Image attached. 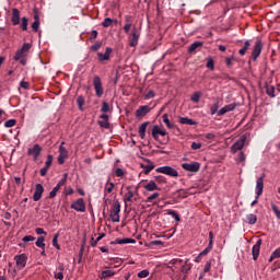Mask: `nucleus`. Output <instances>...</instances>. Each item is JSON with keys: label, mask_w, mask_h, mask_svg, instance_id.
<instances>
[{"label": "nucleus", "mask_w": 280, "mask_h": 280, "mask_svg": "<svg viewBox=\"0 0 280 280\" xmlns=\"http://www.w3.org/2000/svg\"><path fill=\"white\" fill-rule=\"evenodd\" d=\"M200 95H201L200 92H195V93L190 96L191 102H195V104H198V102H200Z\"/></svg>", "instance_id": "obj_44"}, {"label": "nucleus", "mask_w": 280, "mask_h": 280, "mask_svg": "<svg viewBox=\"0 0 280 280\" xmlns=\"http://www.w3.org/2000/svg\"><path fill=\"white\" fill-rule=\"evenodd\" d=\"M35 245L37 246V248H42L43 250H45V236L37 237Z\"/></svg>", "instance_id": "obj_34"}, {"label": "nucleus", "mask_w": 280, "mask_h": 280, "mask_svg": "<svg viewBox=\"0 0 280 280\" xmlns=\"http://www.w3.org/2000/svg\"><path fill=\"white\" fill-rule=\"evenodd\" d=\"M113 189H115V184L110 182V178H108L104 187V198H106L108 194H113Z\"/></svg>", "instance_id": "obj_22"}, {"label": "nucleus", "mask_w": 280, "mask_h": 280, "mask_svg": "<svg viewBox=\"0 0 280 280\" xmlns=\"http://www.w3.org/2000/svg\"><path fill=\"white\" fill-rule=\"evenodd\" d=\"M28 24H30V20L27 18H22L21 28L23 32H27Z\"/></svg>", "instance_id": "obj_41"}, {"label": "nucleus", "mask_w": 280, "mask_h": 280, "mask_svg": "<svg viewBox=\"0 0 280 280\" xmlns=\"http://www.w3.org/2000/svg\"><path fill=\"white\" fill-rule=\"evenodd\" d=\"M98 126H101V128H105L106 130L110 128V122L108 121L107 114H103L100 116Z\"/></svg>", "instance_id": "obj_17"}, {"label": "nucleus", "mask_w": 280, "mask_h": 280, "mask_svg": "<svg viewBox=\"0 0 280 280\" xmlns=\"http://www.w3.org/2000/svg\"><path fill=\"white\" fill-rule=\"evenodd\" d=\"M21 58H25V54L21 52V50H16L15 56L13 57V60H21Z\"/></svg>", "instance_id": "obj_56"}, {"label": "nucleus", "mask_w": 280, "mask_h": 280, "mask_svg": "<svg viewBox=\"0 0 280 280\" xmlns=\"http://www.w3.org/2000/svg\"><path fill=\"white\" fill-rule=\"evenodd\" d=\"M213 248V245H208V247H206L199 255H201V257H203L205 255H209V253H211V249Z\"/></svg>", "instance_id": "obj_52"}, {"label": "nucleus", "mask_w": 280, "mask_h": 280, "mask_svg": "<svg viewBox=\"0 0 280 280\" xmlns=\"http://www.w3.org/2000/svg\"><path fill=\"white\" fill-rule=\"evenodd\" d=\"M40 152H43V148L39 144H34L32 148H28L27 155L33 156L34 161H38Z\"/></svg>", "instance_id": "obj_8"}, {"label": "nucleus", "mask_w": 280, "mask_h": 280, "mask_svg": "<svg viewBox=\"0 0 280 280\" xmlns=\"http://www.w3.org/2000/svg\"><path fill=\"white\" fill-rule=\"evenodd\" d=\"M167 215H172L175 222H180V215L175 210H166Z\"/></svg>", "instance_id": "obj_38"}, {"label": "nucleus", "mask_w": 280, "mask_h": 280, "mask_svg": "<svg viewBox=\"0 0 280 280\" xmlns=\"http://www.w3.org/2000/svg\"><path fill=\"white\" fill-rule=\"evenodd\" d=\"M266 93L269 97H276L273 85H267Z\"/></svg>", "instance_id": "obj_40"}, {"label": "nucleus", "mask_w": 280, "mask_h": 280, "mask_svg": "<svg viewBox=\"0 0 280 280\" xmlns=\"http://www.w3.org/2000/svg\"><path fill=\"white\" fill-rule=\"evenodd\" d=\"M112 244H137L135 238H116Z\"/></svg>", "instance_id": "obj_25"}, {"label": "nucleus", "mask_w": 280, "mask_h": 280, "mask_svg": "<svg viewBox=\"0 0 280 280\" xmlns=\"http://www.w3.org/2000/svg\"><path fill=\"white\" fill-rule=\"evenodd\" d=\"M51 163H54V155L49 154V155H47V160L45 162V167H47L49 170V167H51Z\"/></svg>", "instance_id": "obj_48"}, {"label": "nucleus", "mask_w": 280, "mask_h": 280, "mask_svg": "<svg viewBox=\"0 0 280 280\" xmlns=\"http://www.w3.org/2000/svg\"><path fill=\"white\" fill-rule=\"evenodd\" d=\"M30 49H32V44L25 43V44H23V46H22L20 49H18V50H20L22 54H24V55L26 56V55H27V51H30Z\"/></svg>", "instance_id": "obj_39"}, {"label": "nucleus", "mask_w": 280, "mask_h": 280, "mask_svg": "<svg viewBox=\"0 0 280 280\" xmlns=\"http://www.w3.org/2000/svg\"><path fill=\"white\" fill-rule=\"evenodd\" d=\"M58 237H60V234L57 233L52 237V246L57 248V250H60V245L58 244Z\"/></svg>", "instance_id": "obj_42"}, {"label": "nucleus", "mask_w": 280, "mask_h": 280, "mask_svg": "<svg viewBox=\"0 0 280 280\" xmlns=\"http://www.w3.org/2000/svg\"><path fill=\"white\" fill-rule=\"evenodd\" d=\"M34 240H36L34 236L32 235H26L22 238V242H24V244H26V242H34Z\"/></svg>", "instance_id": "obj_60"}, {"label": "nucleus", "mask_w": 280, "mask_h": 280, "mask_svg": "<svg viewBox=\"0 0 280 280\" xmlns=\"http://www.w3.org/2000/svg\"><path fill=\"white\" fill-rule=\"evenodd\" d=\"M179 124H182L184 126H196L197 122L191 118L180 117L179 118Z\"/></svg>", "instance_id": "obj_30"}, {"label": "nucleus", "mask_w": 280, "mask_h": 280, "mask_svg": "<svg viewBox=\"0 0 280 280\" xmlns=\"http://www.w3.org/2000/svg\"><path fill=\"white\" fill-rule=\"evenodd\" d=\"M77 104L79 106V109L84 110V96L80 95L77 98Z\"/></svg>", "instance_id": "obj_43"}, {"label": "nucleus", "mask_w": 280, "mask_h": 280, "mask_svg": "<svg viewBox=\"0 0 280 280\" xmlns=\"http://www.w3.org/2000/svg\"><path fill=\"white\" fill-rule=\"evenodd\" d=\"M182 167H183V170H185V172H192L195 174L197 172H200V163L199 162L183 163Z\"/></svg>", "instance_id": "obj_9"}, {"label": "nucleus", "mask_w": 280, "mask_h": 280, "mask_svg": "<svg viewBox=\"0 0 280 280\" xmlns=\"http://www.w3.org/2000/svg\"><path fill=\"white\" fill-rule=\"evenodd\" d=\"M160 194L159 192H153L151 196L147 198V202H152V200H156L159 198Z\"/></svg>", "instance_id": "obj_58"}, {"label": "nucleus", "mask_w": 280, "mask_h": 280, "mask_svg": "<svg viewBox=\"0 0 280 280\" xmlns=\"http://www.w3.org/2000/svg\"><path fill=\"white\" fill-rule=\"evenodd\" d=\"M156 174H165L172 178H178V171L172 166H160L155 168Z\"/></svg>", "instance_id": "obj_2"}, {"label": "nucleus", "mask_w": 280, "mask_h": 280, "mask_svg": "<svg viewBox=\"0 0 280 280\" xmlns=\"http://www.w3.org/2000/svg\"><path fill=\"white\" fill-rule=\"evenodd\" d=\"M244 161H246V154H244V151H241L238 153L237 163H243V165H244Z\"/></svg>", "instance_id": "obj_53"}, {"label": "nucleus", "mask_w": 280, "mask_h": 280, "mask_svg": "<svg viewBox=\"0 0 280 280\" xmlns=\"http://www.w3.org/2000/svg\"><path fill=\"white\" fill-rule=\"evenodd\" d=\"M35 233L37 235H47V232H45V230L43 228L35 229Z\"/></svg>", "instance_id": "obj_63"}, {"label": "nucleus", "mask_w": 280, "mask_h": 280, "mask_svg": "<svg viewBox=\"0 0 280 280\" xmlns=\"http://www.w3.org/2000/svg\"><path fill=\"white\" fill-rule=\"evenodd\" d=\"M93 86L97 97L104 95V88L102 86V79L97 75L93 79Z\"/></svg>", "instance_id": "obj_7"}, {"label": "nucleus", "mask_w": 280, "mask_h": 280, "mask_svg": "<svg viewBox=\"0 0 280 280\" xmlns=\"http://www.w3.org/2000/svg\"><path fill=\"white\" fill-rule=\"evenodd\" d=\"M67 176H68L67 173L63 174V178H61V179L58 182V184L56 185V187H59V189H60V187H62V186L67 183Z\"/></svg>", "instance_id": "obj_55"}, {"label": "nucleus", "mask_w": 280, "mask_h": 280, "mask_svg": "<svg viewBox=\"0 0 280 280\" xmlns=\"http://www.w3.org/2000/svg\"><path fill=\"white\" fill-rule=\"evenodd\" d=\"M237 106H240V104H237V103H232V104L225 105L218 112V116L222 117V115H226V113H231V112L235 110V108H237Z\"/></svg>", "instance_id": "obj_13"}, {"label": "nucleus", "mask_w": 280, "mask_h": 280, "mask_svg": "<svg viewBox=\"0 0 280 280\" xmlns=\"http://www.w3.org/2000/svg\"><path fill=\"white\" fill-rule=\"evenodd\" d=\"M102 108H101V112L104 113V115H106V113H110V105H108V103L106 102H103L102 103Z\"/></svg>", "instance_id": "obj_45"}, {"label": "nucleus", "mask_w": 280, "mask_h": 280, "mask_svg": "<svg viewBox=\"0 0 280 280\" xmlns=\"http://www.w3.org/2000/svg\"><path fill=\"white\" fill-rule=\"evenodd\" d=\"M218 108H220V105L217 103V104H214V105H212L211 107H210V113H211V115H215V113H219L218 112Z\"/></svg>", "instance_id": "obj_59"}, {"label": "nucleus", "mask_w": 280, "mask_h": 280, "mask_svg": "<svg viewBox=\"0 0 280 280\" xmlns=\"http://www.w3.org/2000/svg\"><path fill=\"white\" fill-rule=\"evenodd\" d=\"M132 38L130 39V47H137L139 45V37L141 36V33H139V28L137 26H133L132 33H131Z\"/></svg>", "instance_id": "obj_12"}, {"label": "nucleus", "mask_w": 280, "mask_h": 280, "mask_svg": "<svg viewBox=\"0 0 280 280\" xmlns=\"http://www.w3.org/2000/svg\"><path fill=\"white\" fill-rule=\"evenodd\" d=\"M40 27V18L38 16V14L36 13L34 15V22L32 24V28L35 31V32H38V28Z\"/></svg>", "instance_id": "obj_31"}, {"label": "nucleus", "mask_w": 280, "mask_h": 280, "mask_svg": "<svg viewBox=\"0 0 280 280\" xmlns=\"http://www.w3.org/2000/svg\"><path fill=\"white\" fill-rule=\"evenodd\" d=\"M131 27H132V23H130V16H126V24L124 26L125 34H130Z\"/></svg>", "instance_id": "obj_37"}, {"label": "nucleus", "mask_w": 280, "mask_h": 280, "mask_svg": "<svg viewBox=\"0 0 280 280\" xmlns=\"http://www.w3.org/2000/svg\"><path fill=\"white\" fill-rule=\"evenodd\" d=\"M148 164H140V167L142 170H144V174L148 175L149 173L152 172V170H154V162L150 161V160H145Z\"/></svg>", "instance_id": "obj_21"}, {"label": "nucleus", "mask_w": 280, "mask_h": 280, "mask_svg": "<svg viewBox=\"0 0 280 280\" xmlns=\"http://www.w3.org/2000/svg\"><path fill=\"white\" fill-rule=\"evenodd\" d=\"M144 189L145 191H161V188L159 187V185H156L155 180H150L147 185H144Z\"/></svg>", "instance_id": "obj_23"}, {"label": "nucleus", "mask_w": 280, "mask_h": 280, "mask_svg": "<svg viewBox=\"0 0 280 280\" xmlns=\"http://www.w3.org/2000/svg\"><path fill=\"white\" fill-rule=\"evenodd\" d=\"M201 148H202V144L199 142L191 143V150H200Z\"/></svg>", "instance_id": "obj_62"}, {"label": "nucleus", "mask_w": 280, "mask_h": 280, "mask_svg": "<svg viewBox=\"0 0 280 280\" xmlns=\"http://www.w3.org/2000/svg\"><path fill=\"white\" fill-rule=\"evenodd\" d=\"M71 209L78 211L79 213H84L86 211V203H84V199L79 198L71 203Z\"/></svg>", "instance_id": "obj_5"}, {"label": "nucleus", "mask_w": 280, "mask_h": 280, "mask_svg": "<svg viewBox=\"0 0 280 280\" xmlns=\"http://www.w3.org/2000/svg\"><path fill=\"white\" fill-rule=\"evenodd\" d=\"M243 222H245V224H257V214H246L245 219L243 220Z\"/></svg>", "instance_id": "obj_24"}, {"label": "nucleus", "mask_w": 280, "mask_h": 280, "mask_svg": "<svg viewBox=\"0 0 280 280\" xmlns=\"http://www.w3.org/2000/svg\"><path fill=\"white\" fill-rule=\"evenodd\" d=\"M113 19L110 18H106L103 22H102V26L103 27H110V25H113Z\"/></svg>", "instance_id": "obj_49"}, {"label": "nucleus", "mask_w": 280, "mask_h": 280, "mask_svg": "<svg viewBox=\"0 0 280 280\" xmlns=\"http://www.w3.org/2000/svg\"><path fill=\"white\" fill-rule=\"evenodd\" d=\"M113 54V48L106 47L105 52H97V58L100 62H104L105 60H110V55Z\"/></svg>", "instance_id": "obj_16"}, {"label": "nucleus", "mask_w": 280, "mask_h": 280, "mask_svg": "<svg viewBox=\"0 0 280 280\" xmlns=\"http://www.w3.org/2000/svg\"><path fill=\"white\" fill-rule=\"evenodd\" d=\"M261 49H264V44L261 40H257L254 45V50L252 52L253 60H256L261 55Z\"/></svg>", "instance_id": "obj_14"}, {"label": "nucleus", "mask_w": 280, "mask_h": 280, "mask_svg": "<svg viewBox=\"0 0 280 280\" xmlns=\"http://www.w3.org/2000/svg\"><path fill=\"white\" fill-rule=\"evenodd\" d=\"M104 237H106L105 233H100L96 238L92 237L91 241H90V244H91L92 248H95V246H97V243L102 242V240H104Z\"/></svg>", "instance_id": "obj_27"}, {"label": "nucleus", "mask_w": 280, "mask_h": 280, "mask_svg": "<svg viewBox=\"0 0 280 280\" xmlns=\"http://www.w3.org/2000/svg\"><path fill=\"white\" fill-rule=\"evenodd\" d=\"M58 191H60L59 186H55L52 190L49 192V198H56Z\"/></svg>", "instance_id": "obj_51"}, {"label": "nucleus", "mask_w": 280, "mask_h": 280, "mask_svg": "<svg viewBox=\"0 0 280 280\" xmlns=\"http://www.w3.org/2000/svg\"><path fill=\"white\" fill-rule=\"evenodd\" d=\"M271 209H272V211H273L276 218H278V220H280V210H279V208L277 207V205L271 203Z\"/></svg>", "instance_id": "obj_50"}, {"label": "nucleus", "mask_w": 280, "mask_h": 280, "mask_svg": "<svg viewBox=\"0 0 280 280\" xmlns=\"http://www.w3.org/2000/svg\"><path fill=\"white\" fill-rule=\"evenodd\" d=\"M245 143H246V136H241L240 139L231 147V153L235 154L240 152V150H243Z\"/></svg>", "instance_id": "obj_6"}, {"label": "nucleus", "mask_w": 280, "mask_h": 280, "mask_svg": "<svg viewBox=\"0 0 280 280\" xmlns=\"http://www.w3.org/2000/svg\"><path fill=\"white\" fill-rule=\"evenodd\" d=\"M54 278L57 280H62L65 279V273L62 271L55 272Z\"/></svg>", "instance_id": "obj_61"}, {"label": "nucleus", "mask_w": 280, "mask_h": 280, "mask_svg": "<svg viewBox=\"0 0 280 280\" xmlns=\"http://www.w3.org/2000/svg\"><path fill=\"white\" fill-rule=\"evenodd\" d=\"M264 178H266V174H262L256 180V187H255L256 197L254 201H252L250 207H255V205L259 202V197L261 196V194H264Z\"/></svg>", "instance_id": "obj_1"}, {"label": "nucleus", "mask_w": 280, "mask_h": 280, "mask_svg": "<svg viewBox=\"0 0 280 280\" xmlns=\"http://www.w3.org/2000/svg\"><path fill=\"white\" fill-rule=\"evenodd\" d=\"M207 69H210V71H214L215 69V62L213 61V57H208L207 58Z\"/></svg>", "instance_id": "obj_36"}, {"label": "nucleus", "mask_w": 280, "mask_h": 280, "mask_svg": "<svg viewBox=\"0 0 280 280\" xmlns=\"http://www.w3.org/2000/svg\"><path fill=\"white\" fill-rule=\"evenodd\" d=\"M156 94L154 93L153 90H150L145 95H144V98L145 100H153V97H155Z\"/></svg>", "instance_id": "obj_57"}, {"label": "nucleus", "mask_w": 280, "mask_h": 280, "mask_svg": "<svg viewBox=\"0 0 280 280\" xmlns=\"http://www.w3.org/2000/svg\"><path fill=\"white\" fill-rule=\"evenodd\" d=\"M20 85L22 89H25V90L30 89V83L27 81H21Z\"/></svg>", "instance_id": "obj_64"}, {"label": "nucleus", "mask_w": 280, "mask_h": 280, "mask_svg": "<svg viewBox=\"0 0 280 280\" xmlns=\"http://www.w3.org/2000/svg\"><path fill=\"white\" fill-rule=\"evenodd\" d=\"M121 212V203H119L118 200H116L113 203V208L110 211V218H112V222H119V213Z\"/></svg>", "instance_id": "obj_3"}, {"label": "nucleus", "mask_w": 280, "mask_h": 280, "mask_svg": "<svg viewBox=\"0 0 280 280\" xmlns=\"http://www.w3.org/2000/svg\"><path fill=\"white\" fill-rule=\"evenodd\" d=\"M151 135L155 141H159V135L160 137H166L167 131H165V129H161L159 125H155L152 127Z\"/></svg>", "instance_id": "obj_11"}, {"label": "nucleus", "mask_w": 280, "mask_h": 280, "mask_svg": "<svg viewBox=\"0 0 280 280\" xmlns=\"http://www.w3.org/2000/svg\"><path fill=\"white\" fill-rule=\"evenodd\" d=\"M132 198H135V191L130 188V186L127 187V194L124 195V201L125 202H132Z\"/></svg>", "instance_id": "obj_26"}, {"label": "nucleus", "mask_w": 280, "mask_h": 280, "mask_svg": "<svg viewBox=\"0 0 280 280\" xmlns=\"http://www.w3.org/2000/svg\"><path fill=\"white\" fill-rule=\"evenodd\" d=\"M43 191H45V188L43 187V185L36 184L35 191L33 195L34 202H38V200H40V198H43Z\"/></svg>", "instance_id": "obj_15"}, {"label": "nucleus", "mask_w": 280, "mask_h": 280, "mask_svg": "<svg viewBox=\"0 0 280 280\" xmlns=\"http://www.w3.org/2000/svg\"><path fill=\"white\" fill-rule=\"evenodd\" d=\"M149 276H150V271L148 269H144V270L138 272V278L139 279H145Z\"/></svg>", "instance_id": "obj_47"}, {"label": "nucleus", "mask_w": 280, "mask_h": 280, "mask_svg": "<svg viewBox=\"0 0 280 280\" xmlns=\"http://www.w3.org/2000/svg\"><path fill=\"white\" fill-rule=\"evenodd\" d=\"M248 47H250V42L245 40L243 48L238 50L240 56H246V51L248 50Z\"/></svg>", "instance_id": "obj_35"}, {"label": "nucleus", "mask_w": 280, "mask_h": 280, "mask_svg": "<svg viewBox=\"0 0 280 280\" xmlns=\"http://www.w3.org/2000/svg\"><path fill=\"white\" fill-rule=\"evenodd\" d=\"M199 47H202V42H194L189 48H188V52L189 54H194V51H196Z\"/></svg>", "instance_id": "obj_33"}, {"label": "nucleus", "mask_w": 280, "mask_h": 280, "mask_svg": "<svg viewBox=\"0 0 280 280\" xmlns=\"http://www.w3.org/2000/svg\"><path fill=\"white\" fill-rule=\"evenodd\" d=\"M110 277H115V271L114 270H104L98 275L100 279H109Z\"/></svg>", "instance_id": "obj_29"}, {"label": "nucleus", "mask_w": 280, "mask_h": 280, "mask_svg": "<svg viewBox=\"0 0 280 280\" xmlns=\"http://www.w3.org/2000/svg\"><path fill=\"white\" fill-rule=\"evenodd\" d=\"M16 126V119H9L4 122L5 128H14Z\"/></svg>", "instance_id": "obj_46"}, {"label": "nucleus", "mask_w": 280, "mask_h": 280, "mask_svg": "<svg viewBox=\"0 0 280 280\" xmlns=\"http://www.w3.org/2000/svg\"><path fill=\"white\" fill-rule=\"evenodd\" d=\"M150 110H152V108H150V106H148V105L140 106L136 110V117H145V115H148V113H150Z\"/></svg>", "instance_id": "obj_19"}, {"label": "nucleus", "mask_w": 280, "mask_h": 280, "mask_svg": "<svg viewBox=\"0 0 280 280\" xmlns=\"http://www.w3.org/2000/svg\"><path fill=\"white\" fill-rule=\"evenodd\" d=\"M14 261L18 268H20V270H23V268L27 266V255L26 254L16 255L14 257Z\"/></svg>", "instance_id": "obj_10"}, {"label": "nucleus", "mask_w": 280, "mask_h": 280, "mask_svg": "<svg viewBox=\"0 0 280 280\" xmlns=\"http://www.w3.org/2000/svg\"><path fill=\"white\" fill-rule=\"evenodd\" d=\"M11 22L13 25H19L21 23V12L19 9H12Z\"/></svg>", "instance_id": "obj_20"}, {"label": "nucleus", "mask_w": 280, "mask_h": 280, "mask_svg": "<svg viewBox=\"0 0 280 280\" xmlns=\"http://www.w3.org/2000/svg\"><path fill=\"white\" fill-rule=\"evenodd\" d=\"M260 248H261V238H259L252 248V255H253L254 261H257V257H259Z\"/></svg>", "instance_id": "obj_18"}, {"label": "nucleus", "mask_w": 280, "mask_h": 280, "mask_svg": "<svg viewBox=\"0 0 280 280\" xmlns=\"http://www.w3.org/2000/svg\"><path fill=\"white\" fill-rule=\"evenodd\" d=\"M162 120H163V124H165L166 128H168L170 130L174 128V124H171L170 116L167 114L162 115Z\"/></svg>", "instance_id": "obj_32"}, {"label": "nucleus", "mask_w": 280, "mask_h": 280, "mask_svg": "<svg viewBox=\"0 0 280 280\" xmlns=\"http://www.w3.org/2000/svg\"><path fill=\"white\" fill-rule=\"evenodd\" d=\"M69 159V151L65 148V142H61L59 145V156L57 159L59 165H65V161Z\"/></svg>", "instance_id": "obj_4"}, {"label": "nucleus", "mask_w": 280, "mask_h": 280, "mask_svg": "<svg viewBox=\"0 0 280 280\" xmlns=\"http://www.w3.org/2000/svg\"><path fill=\"white\" fill-rule=\"evenodd\" d=\"M67 176H68L67 173L63 174V178H61V179L58 182V184L56 185V187H59V189H60V187H62V186L67 183Z\"/></svg>", "instance_id": "obj_54"}, {"label": "nucleus", "mask_w": 280, "mask_h": 280, "mask_svg": "<svg viewBox=\"0 0 280 280\" xmlns=\"http://www.w3.org/2000/svg\"><path fill=\"white\" fill-rule=\"evenodd\" d=\"M148 126H150L149 121H145L140 125L139 131H138L140 135V139H145V130H148Z\"/></svg>", "instance_id": "obj_28"}]
</instances>
